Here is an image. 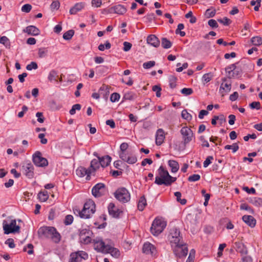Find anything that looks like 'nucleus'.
Masks as SVG:
<instances>
[{
  "mask_svg": "<svg viewBox=\"0 0 262 262\" xmlns=\"http://www.w3.org/2000/svg\"><path fill=\"white\" fill-rule=\"evenodd\" d=\"M168 241L174 254L179 257L185 256L188 253V249L184 243L182 236L179 229L172 228L169 230Z\"/></svg>",
  "mask_w": 262,
  "mask_h": 262,
  "instance_id": "1",
  "label": "nucleus"
},
{
  "mask_svg": "<svg viewBox=\"0 0 262 262\" xmlns=\"http://www.w3.org/2000/svg\"><path fill=\"white\" fill-rule=\"evenodd\" d=\"M95 212V204L92 200H88L83 206V209L80 210L79 209H74L75 215L79 216L81 219H89Z\"/></svg>",
  "mask_w": 262,
  "mask_h": 262,
  "instance_id": "2",
  "label": "nucleus"
},
{
  "mask_svg": "<svg viewBox=\"0 0 262 262\" xmlns=\"http://www.w3.org/2000/svg\"><path fill=\"white\" fill-rule=\"evenodd\" d=\"M158 171V176L156 177L155 182L159 185L164 184L169 186L177 180L176 178L170 176L168 171L165 170L162 166L159 167Z\"/></svg>",
  "mask_w": 262,
  "mask_h": 262,
  "instance_id": "3",
  "label": "nucleus"
},
{
  "mask_svg": "<svg viewBox=\"0 0 262 262\" xmlns=\"http://www.w3.org/2000/svg\"><path fill=\"white\" fill-rule=\"evenodd\" d=\"M166 226V222L162 218L156 217L153 221L150 231L155 236L159 235Z\"/></svg>",
  "mask_w": 262,
  "mask_h": 262,
  "instance_id": "4",
  "label": "nucleus"
},
{
  "mask_svg": "<svg viewBox=\"0 0 262 262\" xmlns=\"http://www.w3.org/2000/svg\"><path fill=\"white\" fill-rule=\"evenodd\" d=\"M39 231L42 232L47 236L50 237L55 243H59L61 239L60 234L54 227H45L40 228Z\"/></svg>",
  "mask_w": 262,
  "mask_h": 262,
  "instance_id": "5",
  "label": "nucleus"
},
{
  "mask_svg": "<svg viewBox=\"0 0 262 262\" xmlns=\"http://www.w3.org/2000/svg\"><path fill=\"white\" fill-rule=\"evenodd\" d=\"M116 199L122 203L128 202L130 200V194L128 190L124 187L117 189L114 193Z\"/></svg>",
  "mask_w": 262,
  "mask_h": 262,
  "instance_id": "6",
  "label": "nucleus"
},
{
  "mask_svg": "<svg viewBox=\"0 0 262 262\" xmlns=\"http://www.w3.org/2000/svg\"><path fill=\"white\" fill-rule=\"evenodd\" d=\"M3 227L4 233L6 234L11 233L19 232L20 230L19 226L16 225V221L15 220H11L10 224H8L5 220L3 221Z\"/></svg>",
  "mask_w": 262,
  "mask_h": 262,
  "instance_id": "7",
  "label": "nucleus"
},
{
  "mask_svg": "<svg viewBox=\"0 0 262 262\" xmlns=\"http://www.w3.org/2000/svg\"><path fill=\"white\" fill-rule=\"evenodd\" d=\"M180 133L182 137V142L184 145L188 144L192 141L194 135L192 130L187 126L183 127L180 130Z\"/></svg>",
  "mask_w": 262,
  "mask_h": 262,
  "instance_id": "8",
  "label": "nucleus"
},
{
  "mask_svg": "<svg viewBox=\"0 0 262 262\" xmlns=\"http://www.w3.org/2000/svg\"><path fill=\"white\" fill-rule=\"evenodd\" d=\"M232 82L230 78H223L221 84L219 93L222 96H224L229 93L231 89Z\"/></svg>",
  "mask_w": 262,
  "mask_h": 262,
  "instance_id": "9",
  "label": "nucleus"
},
{
  "mask_svg": "<svg viewBox=\"0 0 262 262\" xmlns=\"http://www.w3.org/2000/svg\"><path fill=\"white\" fill-rule=\"evenodd\" d=\"M33 161L38 167H45L48 164L47 160L41 156V154L39 151H36L33 155Z\"/></svg>",
  "mask_w": 262,
  "mask_h": 262,
  "instance_id": "10",
  "label": "nucleus"
},
{
  "mask_svg": "<svg viewBox=\"0 0 262 262\" xmlns=\"http://www.w3.org/2000/svg\"><path fill=\"white\" fill-rule=\"evenodd\" d=\"M88 254L82 251L72 253L70 254V258L69 262H81L82 259H86Z\"/></svg>",
  "mask_w": 262,
  "mask_h": 262,
  "instance_id": "11",
  "label": "nucleus"
},
{
  "mask_svg": "<svg viewBox=\"0 0 262 262\" xmlns=\"http://www.w3.org/2000/svg\"><path fill=\"white\" fill-rule=\"evenodd\" d=\"M105 185L103 183H98L95 185L92 189L93 195L96 198L100 197L106 192Z\"/></svg>",
  "mask_w": 262,
  "mask_h": 262,
  "instance_id": "12",
  "label": "nucleus"
},
{
  "mask_svg": "<svg viewBox=\"0 0 262 262\" xmlns=\"http://www.w3.org/2000/svg\"><path fill=\"white\" fill-rule=\"evenodd\" d=\"M92 232L88 229H82L80 231L79 238L81 243L88 244L91 241Z\"/></svg>",
  "mask_w": 262,
  "mask_h": 262,
  "instance_id": "13",
  "label": "nucleus"
},
{
  "mask_svg": "<svg viewBox=\"0 0 262 262\" xmlns=\"http://www.w3.org/2000/svg\"><path fill=\"white\" fill-rule=\"evenodd\" d=\"M143 252L151 256H156L157 254L156 247L151 243L146 242L144 243L142 248Z\"/></svg>",
  "mask_w": 262,
  "mask_h": 262,
  "instance_id": "14",
  "label": "nucleus"
},
{
  "mask_svg": "<svg viewBox=\"0 0 262 262\" xmlns=\"http://www.w3.org/2000/svg\"><path fill=\"white\" fill-rule=\"evenodd\" d=\"M108 245H105L104 242L101 239H96L94 244L95 250L102 253H106L107 248Z\"/></svg>",
  "mask_w": 262,
  "mask_h": 262,
  "instance_id": "15",
  "label": "nucleus"
},
{
  "mask_svg": "<svg viewBox=\"0 0 262 262\" xmlns=\"http://www.w3.org/2000/svg\"><path fill=\"white\" fill-rule=\"evenodd\" d=\"M120 159L129 164H133L137 161L136 156L132 153H123L120 155Z\"/></svg>",
  "mask_w": 262,
  "mask_h": 262,
  "instance_id": "16",
  "label": "nucleus"
},
{
  "mask_svg": "<svg viewBox=\"0 0 262 262\" xmlns=\"http://www.w3.org/2000/svg\"><path fill=\"white\" fill-rule=\"evenodd\" d=\"M108 93V88L106 85H102L100 88L98 93H93L92 97L96 99H98L100 95H102L104 97L107 98Z\"/></svg>",
  "mask_w": 262,
  "mask_h": 262,
  "instance_id": "17",
  "label": "nucleus"
},
{
  "mask_svg": "<svg viewBox=\"0 0 262 262\" xmlns=\"http://www.w3.org/2000/svg\"><path fill=\"white\" fill-rule=\"evenodd\" d=\"M76 174L80 177H83L86 176V180H90V174L92 173L91 169H86L83 167H78L76 170Z\"/></svg>",
  "mask_w": 262,
  "mask_h": 262,
  "instance_id": "18",
  "label": "nucleus"
},
{
  "mask_svg": "<svg viewBox=\"0 0 262 262\" xmlns=\"http://www.w3.org/2000/svg\"><path fill=\"white\" fill-rule=\"evenodd\" d=\"M23 169L24 174L29 178L31 179L33 177V166L31 163H27L23 166Z\"/></svg>",
  "mask_w": 262,
  "mask_h": 262,
  "instance_id": "19",
  "label": "nucleus"
},
{
  "mask_svg": "<svg viewBox=\"0 0 262 262\" xmlns=\"http://www.w3.org/2000/svg\"><path fill=\"white\" fill-rule=\"evenodd\" d=\"M107 208L109 214L114 217H118L122 212L113 203H110Z\"/></svg>",
  "mask_w": 262,
  "mask_h": 262,
  "instance_id": "20",
  "label": "nucleus"
},
{
  "mask_svg": "<svg viewBox=\"0 0 262 262\" xmlns=\"http://www.w3.org/2000/svg\"><path fill=\"white\" fill-rule=\"evenodd\" d=\"M126 12V8L121 5H117L111 7L109 9L110 13H115L119 15H122Z\"/></svg>",
  "mask_w": 262,
  "mask_h": 262,
  "instance_id": "21",
  "label": "nucleus"
},
{
  "mask_svg": "<svg viewBox=\"0 0 262 262\" xmlns=\"http://www.w3.org/2000/svg\"><path fill=\"white\" fill-rule=\"evenodd\" d=\"M85 6V4L84 2L77 3L70 9L69 12L71 15L76 14L78 12L82 10Z\"/></svg>",
  "mask_w": 262,
  "mask_h": 262,
  "instance_id": "22",
  "label": "nucleus"
},
{
  "mask_svg": "<svg viewBox=\"0 0 262 262\" xmlns=\"http://www.w3.org/2000/svg\"><path fill=\"white\" fill-rule=\"evenodd\" d=\"M164 132L162 129H158L156 133V143L157 145H161L165 139Z\"/></svg>",
  "mask_w": 262,
  "mask_h": 262,
  "instance_id": "23",
  "label": "nucleus"
},
{
  "mask_svg": "<svg viewBox=\"0 0 262 262\" xmlns=\"http://www.w3.org/2000/svg\"><path fill=\"white\" fill-rule=\"evenodd\" d=\"M243 221L251 228L255 227L256 225L255 219L251 215H245L242 217Z\"/></svg>",
  "mask_w": 262,
  "mask_h": 262,
  "instance_id": "24",
  "label": "nucleus"
},
{
  "mask_svg": "<svg viewBox=\"0 0 262 262\" xmlns=\"http://www.w3.org/2000/svg\"><path fill=\"white\" fill-rule=\"evenodd\" d=\"M147 42L154 47H158L160 45V41L155 35H149L147 37Z\"/></svg>",
  "mask_w": 262,
  "mask_h": 262,
  "instance_id": "25",
  "label": "nucleus"
},
{
  "mask_svg": "<svg viewBox=\"0 0 262 262\" xmlns=\"http://www.w3.org/2000/svg\"><path fill=\"white\" fill-rule=\"evenodd\" d=\"M24 31L29 35L36 36L39 34V29L34 26H28L24 29Z\"/></svg>",
  "mask_w": 262,
  "mask_h": 262,
  "instance_id": "26",
  "label": "nucleus"
},
{
  "mask_svg": "<svg viewBox=\"0 0 262 262\" xmlns=\"http://www.w3.org/2000/svg\"><path fill=\"white\" fill-rule=\"evenodd\" d=\"M107 251H106L105 253H110L113 257L115 258H118L120 255V252L119 250L113 247H112L111 245H109L107 246Z\"/></svg>",
  "mask_w": 262,
  "mask_h": 262,
  "instance_id": "27",
  "label": "nucleus"
},
{
  "mask_svg": "<svg viewBox=\"0 0 262 262\" xmlns=\"http://www.w3.org/2000/svg\"><path fill=\"white\" fill-rule=\"evenodd\" d=\"M99 159L100 165L102 167H105L107 166L111 162V157L109 156H105L104 157H102L101 158L98 157Z\"/></svg>",
  "mask_w": 262,
  "mask_h": 262,
  "instance_id": "28",
  "label": "nucleus"
},
{
  "mask_svg": "<svg viewBox=\"0 0 262 262\" xmlns=\"http://www.w3.org/2000/svg\"><path fill=\"white\" fill-rule=\"evenodd\" d=\"M169 166L171 168V171L172 173L177 172L179 169V165L178 163L174 160H169L168 162Z\"/></svg>",
  "mask_w": 262,
  "mask_h": 262,
  "instance_id": "29",
  "label": "nucleus"
},
{
  "mask_svg": "<svg viewBox=\"0 0 262 262\" xmlns=\"http://www.w3.org/2000/svg\"><path fill=\"white\" fill-rule=\"evenodd\" d=\"M100 165H101L99 159L98 160L93 159L92 160L91 162V166L89 169H91L92 173L93 172L95 171L96 170L98 169L100 167Z\"/></svg>",
  "mask_w": 262,
  "mask_h": 262,
  "instance_id": "30",
  "label": "nucleus"
},
{
  "mask_svg": "<svg viewBox=\"0 0 262 262\" xmlns=\"http://www.w3.org/2000/svg\"><path fill=\"white\" fill-rule=\"evenodd\" d=\"M58 77L57 72L55 70H52L48 75V79L50 82L57 81Z\"/></svg>",
  "mask_w": 262,
  "mask_h": 262,
  "instance_id": "31",
  "label": "nucleus"
},
{
  "mask_svg": "<svg viewBox=\"0 0 262 262\" xmlns=\"http://www.w3.org/2000/svg\"><path fill=\"white\" fill-rule=\"evenodd\" d=\"M237 248V251L241 253L242 254H247L248 253L247 249L245 246L240 243H235Z\"/></svg>",
  "mask_w": 262,
  "mask_h": 262,
  "instance_id": "32",
  "label": "nucleus"
},
{
  "mask_svg": "<svg viewBox=\"0 0 262 262\" xmlns=\"http://www.w3.org/2000/svg\"><path fill=\"white\" fill-rule=\"evenodd\" d=\"M146 200L144 196H141L138 203V208L140 211H142L146 206Z\"/></svg>",
  "mask_w": 262,
  "mask_h": 262,
  "instance_id": "33",
  "label": "nucleus"
},
{
  "mask_svg": "<svg viewBox=\"0 0 262 262\" xmlns=\"http://www.w3.org/2000/svg\"><path fill=\"white\" fill-rule=\"evenodd\" d=\"M38 198L41 202H46L49 198V194L47 191H41L38 194Z\"/></svg>",
  "mask_w": 262,
  "mask_h": 262,
  "instance_id": "34",
  "label": "nucleus"
},
{
  "mask_svg": "<svg viewBox=\"0 0 262 262\" xmlns=\"http://www.w3.org/2000/svg\"><path fill=\"white\" fill-rule=\"evenodd\" d=\"M252 43L256 46H259L262 44V38L259 36H255L251 39Z\"/></svg>",
  "mask_w": 262,
  "mask_h": 262,
  "instance_id": "35",
  "label": "nucleus"
},
{
  "mask_svg": "<svg viewBox=\"0 0 262 262\" xmlns=\"http://www.w3.org/2000/svg\"><path fill=\"white\" fill-rule=\"evenodd\" d=\"M48 50L45 48H39L38 51V56L39 58H43L47 56Z\"/></svg>",
  "mask_w": 262,
  "mask_h": 262,
  "instance_id": "36",
  "label": "nucleus"
},
{
  "mask_svg": "<svg viewBox=\"0 0 262 262\" xmlns=\"http://www.w3.org/2000/svg\"><path fill=\"white\" fill-rule=\"evenodd\" d=\"M0 43L4 45L6 48H10V43L9 39L5 36L1 37Z\"/></svg>",
  "mask_w": 262,
  "mask_h": 262,
  "instance_id": "37",
  "label": "nucleus"
},
{
  "mask_svg": "<svg viewBox=\"0 0 262 262\" xmlns=\"http://www.w3.org/2000/svg\"><path fill=\"white\" fill-rule=\"evenodd\" d=\"M136 97V94L132 92L126 93L124 95V98L125 100H133Z\"/></svg>",
  "mask_w": 262,
  "mask_h": 262,
  "instance_id": "38",
  "label": "nucleus"
},
{
  "mask_svg": "<svg viewBox=\"0 0 262 262\" xmlns=\"http://www.w3.org/2000/svg\"><path fill=\"white\" fill-rule=\"evenodd\" d=\"M239 148L237 143H233L232 145H227L225 146V149H232L233 152H235Z\"/></svg>",
  "mask_w": 262,
  "mask_h": 262,
  "instance_id": "39",
  "label": "nucleus"
},
{
  "mask_svg": "<svg viewBox=\"0 0 262 262\" xmlns=\"http://www.w3.org/2000/svg\"><path fill=\"white\" fill-rule=\"evenodd\" d=\"M181 116L183 119L187 121H190L192 119V116L186 110L182 111Z\"/></svg>",
  "mask_w": 262,
  "mask_h": 262,
  "instance_id": "40",
  "label": "nucleus"
},
{
  "mask_svg": "<svg viewBox=\"0 0 262 262\" xmlns=\"http://www.w3.org/2000/svg\"><path fill=\"white\" fill-rule=\"evenodd\" d=\"M128 147V145L127 143H122L120 146V151L119 152V157L120 158V155L122 154H126V153H127L126 150V149H127Z\"/></svg>",
  "mask_w": 262,
  "mask_h": 262,
  "instance_id": "41",
  "label": "nucleus"
},
{
  "mask_svg": "<svg viewBox=\"0 0 262 262\" xmlns=\"http://www.w3.org/2000/svg\"><path fill=\"white\" fill-rule=\"evenodd\" d=\"M74 32L72 30H70L66 32H65L63 35V38L65 40H70L72 38L73 36L74 35Z\"/></svg>",
  "mask_w": 262,
  "mask_h": 262,
  "instance_id": "42",
  "label": "nucleus"
},
{
  "mask_svg": "<svg viewBox=\"0 0 262 262\" xmlns=\"http://www.w3.org/2000/svg\"><path fill=\"white\" fill-rule=\"evenodd\" d=\"M162 46L165 49H168L171 47V42L166 38L162 39Z\"/></svg>",
  "mask_w": 262,
  "mask_h": 262,
  "instance_id": "43",
  "label": "nucleus"
},
{
  "mask_svg": "<svg viewBox=\"0 0 262 262\" xmlns=\"http://www.w3.org/2000/svg\"><path fill=\"white\" fill-rule=\"evenodd\" d=\"M251 203L256 207L262 206V199L259 198H254L251 201Z\"/></svg>",
  "mask_w": 262,
  "mask_h": 262,
  "instance_id": "44",
  "label": "nucleus"
},
{
  "mask_svg": "<svg viewBox=\"0 0 262 262\" xmlns=\"http://www.w3.org/2000/svg\"><path fill=\"white\" fill-rule=\"evenodd\" d=\"M240 209L241 210H247L250 213H254V210L246 204H242L240 206Z\"/></svg>",
  "mask_w": 262,
  "mask_h": 262,
  "instance_id": "45",
  "label": "nucleus"
},
{
  "mask_svg": "<svg viewBox=\"0 0 262 262\" xmlns=\"http://www.w3.org/2000/svg\"><path fill=\"white\" fill-rule=\"evenodd\" d=\"M177 78L173 76H170L169 77V86L171 88L173 89L176 86Z\"/></svg>",
  "mask_w": 262,
  "mask_h": 262,
  "instance_id": "46",
  "label": "nucleus"
},
{
  "mask_svg": "<svg viewBox=\"0 0 262 262\" xmlns=\"http://www.w3.org/2000/svg\"><path fill=\"white\" fill-rule=\"evenodd\" d=\"M111 43L108 41H107L105 44H100L98 46V49L100 51H103L105 50V49H109L111 48Z\"/></svg>",
  "mask_w": 262,
  "mask_h": 262,
  "instance_id": "47",
  "label": "nucleus"
},
{
  "mask_svg": "<svg viewBox=\"0 0 262 262\" xmlns=\"http://www.w3.org/2000/svg\"><path fill=\"white\" fill-rule=\"evenodd\" d=\"M38 68V66L36 62L32 61L30 63L28 64L26 69L28 71H31L32 70H36Z\"/></svg>",
  "mask_w": 262,
  "mask_h": 262,
  "instance_id": "48",
  "label": "nucleus"
},
{
  "mask_svg": "<svg viewBox=\"0 0 262 262\" xmlns=\"http://www.w3.org/2000/svg\"><path fill=\"white\" fill-rule=\"evenodd\" d=\"M81 108V105L79 104H76L73 105L72 108L70 111V114L72 115L76 113V111H79Z\"/></svg>",
  "mask_w": 262,
  "mask_h": 262,
  "instance_id": "49",
  "label": "nucleus"
},
{
  "mask_svg": "<svg viewBox=\"0 0 262 262\" xmlns=\"http://www.w3.org/2000/svg\"><path fill=\"white\" fill-rule=\"evenodd\" d=\"M73 222V216L71 215H67L64 219V223L66 225H71Z\"/></svg>",
  "mask_w": 262,
  "mask_h": 262,
  "instance_id": "50",
  "label": "nucleus"
},
{
  "mask_svg": "<svg viewBox=\"0 0 262 262\" xmlns=\"http://www.w3.org/2000/svg\"><path fill=\"white\" fill-rule=\"evenodd\" d=\"M120 96L118 93H113L110 97V100L112 102L118 101L120 99Z\"/></svg>",
  "mask_w": 262,
  "mask_h": 262,
  "instance_id": "51",
  "label": "nucleus"
},
{
  "mask_svg": "<svg viewBox=\"0 0 262 262\" xmlns=\"http://www.w3.org/2000/svg\"><path fill=\"white\" fill-rule=\"evenodd\" d=\"M155 65V62L154 61H149L148 62H144L143 64V67L145 69H148Z\"/></svg>",
  "mask_w": 262,
  "mask_h": 262,
  "instance_id": "52",
  "label": "nucleus"
},
{
  "mask_svg": "<svg viewBox=\"0 0 262 262\" xmlns=\"http://www.w3.org/2000/svg\"><path fill=\"white\" fill-rule=\"evenodd\" d=\"M215 14V11L214 10L208 9L206 11L205 15L206 17L210 18L213 17Z\"/></svg>",
  "mask_w": 262,
  "mask_h": 262,
  "instance_id": "53",
  "label": "nucleus"
},
{
  "mask_svg": "<svg viewBox=\"0 0 262 262\" xmlns=\"http://www.w3.org/2000/svg\"><path fill=\"white\" fill-rule=\"evenodd\" d=\"M251 109L259 110L260 108V104L259 102L254 101L249 104Z\"/></svg>",
  "mask_w": 262,
  "mask_h": 262,
  "instance_id": "54",
  "label": "nucleus"
},
{
  "mask_svg": "<svg viewBox=\"0 0 262 262\" xmlns=\"http://www.w3.org/2000/svg\"><path fill=\"white\" fill-rule=\"evenodd\" d=\"M92 6L95 8H99L102 5V0H92Z\"/></svg>",
  "mask_w": 262,
  "mask_h": 262,
  "instance_id": "55",
  "label": "nucleus"
},
{
  "mask_svg": "<svg viewBox=\"0 0 262 262\" xmlns=\"http://www.w3.org/2000/svg\"><path fill=\"white\" fill-rule=\"evenodd\" d=\"M181 92L184 95L188 96L191 95L193 91L190 88H183L181 90Z\"/></svg>",
  "mask_w": 262,
  "mask_h": 262,
  "instance_id": "56",
  "label": "nucleus"
},
{
  "mask_svg": "<svg viewBox=\"0 0 262 262\" xmlns=\"http://www.w3.org/2000/svg\"><path fill=\"white\" fill-rule=\"evenodd\" d=\"M200 176L198 174H194L190 176L188 178V180L190 182H195L199 180L200 179Z\"/></svg>",
  "mask_w": 262,
  "mask_h": 262,
  "instance_id": "57",
  "label": "nucleus"
},
{
  "mask_svg": "<svg viewBox=\"0 0 262 262\" xmlns=\"http://www.w3.org/2000/svg\"><path fill=\"white\" fill-rule=\"evenodd\" d=\"M60 7V3L58 1H53L51 5V8L52 10H57Z\"/></svg>",
  "mask_w": 262,
  "mask_h": 262,
  "instance_id": "58",
  "label": "nucleus"
},
{
  "mask_svg": "<svg viewBox=\"0 0 262 262\" xmlns=\"http://www.w3.org/2000/svg\"><path fill=\"white\" fill-rule=\"evenodd\" d=\"M152 90L153 91L156 92L157 97H160L161 89L160 86H159L158 85H154L152 86Z\"/></svg>",
  "mask_w": 262,
  "mask_h": 262,
  "instance_id": "59",
  "label": "nucleus"
},
{
  "mask_svg": "<svg viewBox=\"0 0 262 262\" xmlns=\"http://www.w3.org/2000/svg\"><path fill=\"white\" fill-rule=\"evenodd\" d=\"M202 80L205 83L209 82L211 80V76L210 73L205 74L202 77Z\"/></svg>",
  "mask_w": 262,
  "mask_h": 262,
  "instance_id": "60",
  "label": "nucleus"
},
{
  "mask_svg": "<svg viewBox=\"0 0 262 262\" xmlns=\"http://www.w3.org/2000/svg\"><path fill=\"white\" fill-rule=\"evenodd\" d=\"M31 5H30V4H25L22 6L21 11L23 12L28 13L31 11Z\"/></svg>",
  "mask_w": 262,
  "mask_h": 262,
  "instance_id": "61",
  "label": "nucleus"
},
{
  "mask_svg": "<svg viewBox=\"0 0 262 262\" xmlns=\"http://www.w3.org/2000/svg\"><path fill=\"white\" fill-rule=\"evenodd\" d=\"M36 117L37 118V121L39 123H43L44 122L45 118L43 114L41 112H37L36 114Z\"/></svg>",
  "mask_w": 262,
  "mask_h": 262,
  "instance_id": "62",
  "label": "nucleus"
},
{
  "mask_svg": "<svg viewBox=\"0 0 262 262\" xmlns=\"http://www.w3.org/2000/svg\"><path fill=\"white\" fill-rule=\"evenodd\" d=\"M146 21L151 22L155 18V14L153 13H151L148 14L145 17Z\"/></svg>",
  "mask_w": 262,
  "mask_h": 262,
  "instance_id": "63",
  "label": "nucleus"
},
{
  "mask_svg": "<svg viewBox=\"0 0 262 262\" xmlns=\"http://www.w3.org/2000/svg\"><path fill=\"white\" fill-rule=\"evenodd\" d=\"M5 244L8 245L10 248H14L15 245L14 242V240L12 238H9L6 242Z\"/></svg>",
  "mask_w": 262,
  "mask_h": 262,
  "instance_id": "64",
  "label": "nucleus"
}]
</instances>
